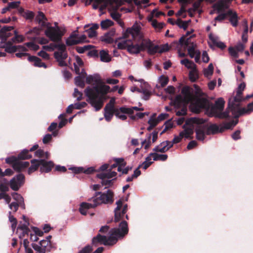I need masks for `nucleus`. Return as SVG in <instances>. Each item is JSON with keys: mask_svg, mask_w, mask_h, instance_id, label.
Instances as JSON below:
<instances>
[{"mask_svg": "<svg viewBox=\"0 0 253 253\" xmlns=\"http://www.w3.org/2000/svg\"><path fill=\"white\" fill-rule=\"evenodd\" d=\"M110 87L107 85H96L92 87H87L84 93L87 97L86 101L96 111L100 110L106 99V94L109 91Z\"/></svg>", "mask_w": 253, "mask_h": 253, "instance_id": "nucleus-1", "label": "nucleus"}, {"mask_svg": "<svg viewBox=\"0 0 253 253\" xmlns=\"http://www.w3.org/2000/svg\"><path fill=\"white\" fill-rule=\"evenodd\" d=\"M114 193L111 190L106 192H96L94 196L88 199L90 203L83 202L81 204L79 211L83 215H86L87 211L91 208H95L102 204H111L114 202Z\"/></svg>", "mask_w": 253, "mask_h": 253, "instance_id": "nucleus-2", "label": "nucleus"}, {"mask_svg": "<svg viewBox=\"0 0 253 253\" xmlns=\"http://www.w3.org/2000/svg\"><path fill=\"white\" fill-rule=\"evenodd\" d=\"M131 36L132 39L140 42V44H134L131 42L127 48V51L131 54H137L141 51H144V36L141 31V27L137 24L133 25L131 28H127L123 34V38L127 39Z\"/></svg>", "mask_w": 253, "mask_h": 253, "instance_id": "nucleus-3", "label": "nucleus"}, {"mask_svg": "<svg viewBox=\"0 0 253 253\" xmlns=\"http://www.w3.org/2000/svg\"><path fill=\"white\" fill-rule=\"evenodd\" d=\"M181 93L183 96L177 95L173 102V106L175 108H179L183 104L187 105L189 103H192L196 96L194 94L193 89L187 85L183 87Z\"/></svg>", "mask_w": 253, "mask_h": 253, "instance_id": "nucleus-4", "label": "nucleus"}, {"mask_svg": "<svg viewBox=\"0 0 253 253\" xmlns=\"http://www.w3.org/2000/svg\"><path fill=\"white\" fill-rule=\"evenodd\" d=\"M46 20H43L41 23H38L42 28L47 27L44 33L45 35L49 40L54 42H61L62 38L64 36L65 32L62 31L60 28L57 26L56 28L52 26H48L45 22Z\"/></svg>", "mask_w": 253, "mask_h": 253, "instance_id": "nucleus-5", "label": "nucleus"}, {"mask_svg": "<svg viewBox=\"0 0 253 253\" xmlns=\"http://www.w3.org/2000/svg\"><path fill=\"white\" fill-rule=\"evenodd\" d=\"M205 123V120L203 119L191 117L187 119L185 124L183 126L184 129L185 137L186 138L192 139V135L194 133L193 125H202Z\"/></svg>", "mask_w": 253, "mask_h": 253, "instance_id": "nucleus-6", "label": "nucleus"}, {"mask_svg": "<svg viewBox=\"0 0 253 253\" xmlns=\"http://www.w3.org/2000/svg\"><path fill=\"white\" fill-rule=\"evenodd\" d=\"M118 239L116 237L111 235L109 237L98 234L96 236L92 239V245L97 247L99 244L105 246L113 245L117 243Z\"/></svg>", "mask_w": 253, "mask_h": 253, "instance_id": "nucleus-7", "label": "nucleus"}, {"mask_svg": "<svg viewBox=\"0 0 253 253\" xmlns=\"http://www.w3.org/2000/svg\"><path fill=\"white\" fill-rule=\"evenodd\" d=\"M193 111L199 113L201 109H209L211 104L209 100L204 97L196 96L191 103Z\"/></svg>", "mask_w": 253, "mask_h": 253, "instance_id": "nucleus-8", "label": "nucleus"}, {"mask_svg": "<svg viewBox=\"0 0 253 253\" xmlns=\"http://www.w3.org/2000/svg\"><path fill=\"white\" fill-rule=\"evenodd\" d=\"M128 224L126 221L123 220L119 224V228H114L110 230L109 234L111 235L119 237H123L128 233Z\"/></svg>", "mask_w": 253, "mask_h": 253, "instance_id": "nucleus-9", "label": "nucleus"}, {"mask_svg": "<svg viewBox=\"0 0 253 253\" xmlns=\"http://www.w3.org/2000/svg\"><path fill=\"white\" fill-rule=\"evenodd\" d=\"M25 182L24 174L19 173L13 177L9 182V185L11 189L15 191H18Z\"/></svg>", "mask_w": 253, "mask_h": 253, "instance_id": "nucleus-10", "label": "nucleus"}, {"mask_svg": "<svg viewBox=\"0 0 253 253\" xmlns=\"http://www.w3.org/2000/svg\"><path fill=\"white\" fill-rule=\"evenodd\" d=\"M225 105V101L221 98H218L213 105L211 104V112L212 115H214L219 111H223Z\"/></svg>", "mask_w": 253, "mask_h": 253, "instance_id": "nucleus-11", "label": "nucleus"}, {"mask_svg": "<svg viewBox=\"0 0 253 253\" xmlns=\"http://www.w3.org/2000/svg\"><path fill=\"white\" fill-rule=\"evenodd\" d=\"M5 47V51L8 53H14L16 51L26 52L28 49L23 45H13L12 43L10 41L6 42Z\"/></svg>", "mask_w": 253, "mask_h": 253, "instance_id": "nucleus-12", "label": "nucleus"}, {"mask_svg": "<svg viewBox=\"0 0 253 253\" xmlns=\"http://www.w3.org/2000/svg\"><path fill=\"white\" fill-rule=\"evenodd\" d=\"M117 207L115 209L114 212V221L118 222L121 220L123 219L124 215L126 213H123V211H121L123 206V200L120 199L116 202Z\"/></svg>", "mask_w": 253, "mask_h": 253, "instance_id": "nucleus-13", "label": "nucleus"}, {"mask_svg": "<svg viewBox=\"0 0 253 253\" xmlns=\"http://www.w3.org/2000/svg\"><path fill=\"white\" fill-rule=\"evenodd\" d=\"M243 101H244V98L242 97V94H241L240 92H237L236 96L232 100L229 99L228 108L231 109V111H235V108L239 106V104H236L235 103H240Z\"/></svg>", "mask_w": 253, "mask_h": 253, "instance_id": "nucleus-14", "label": "nucleus"}, {"mask_svg": "<svg viewBox=\"0 0 253 253\" xmlns=\"http://www.w3.org/2000/svg\"><path fill=\"white\" fill-rule=\"evenodd\" d=\"M40 172L48 173L50 172L54 166L52 161H46L44 159H40Z\"/></svg>", "mask_w": 253, "mask_h": 253, "instance_id": "nucleus-15", "label": "nucleus"}, {"mask_svg": "<svg viewBox=\"0 0 253 253\" xmlns=\"http://www.w3.org/2000/svg\"><path fill=\"white\" fill-rule=\"evenodd\" d=\"M144 50L147 49V52L149 54L154 55L159 51V46L154 45L150 40H145L144 39Z\"/></svg>", "mask_w": 253, "mask_h": 253, "instance_id": "nucleus-16", "label": "nucleus"}, {"mask_svg": "<svg viewBox=\"0 0 253 253\" xmlns=\"http://www.w3.org/2000/svg\"><path fill=\"white\" fill-rule=\"evenodd\" d=\"M44 49L49 51H53L55 49L58 50V52H62L66 51V46L64 43H51L48 45H44L42 46Z\"/></svg>", "mask_w": 253, "mask_h": 253, "instance_id": "nucleus-17", "label": "nucleus"}, {"mask_svg": "<svg viewBox=\"0 0 253 253\" xmlns=\"http://www.w3.org/2000/svg\"><path fill=\"white\" fill-rule=\"evenodd\" d=\"M54 57L58 62L59 66L60 67H64L67 65L65 62V60L68 57L67 51L62 52H55L54 53Z\"/></svg>", "mask_w": 253, "mask_h": 253, "instance_id": "nucleus-18", "label": "nucleus"}, {"mask_svg": "<svg viewBox=\"0 0 253 253\" xmlns=\"http://www.w3.org/2000/svg\"><path fill=\"white\" fill-rule=\"evenodd\" d=\"M207 125H198L195 128L196 138L199 140L203 141L205 138L206 128Z\"/></svg>", "mask_w": 253, "mask_h": 253, "instance_id": "nucleus-19", "label": "nucleus"}, {"mask_svg": "<svg viewBox=\"0 0 253 253\" xmlns=\"http://www.w3.org/2000/svg\"><path fill=\"white\" fill-rule=\"evenodd\" d=\"M13 29V26H5L3 27L0 30V37L2 40L6 41V40L12 36L10 31Z\"/></svg>", "mask_w": 253, "mask_h": 253, "instance_id": "nucleus-20", "label": "nucleus"}, {"mask_svg": "<svg viewBox=\"0 0 253 253\" xmlns=\"http://www.w3.org/2000/svg\"><path fill=\"white\" fill-rule=\"evenodd\" d=\"M227 17H229V21L232 26L237 27L238 24V16L237 12L229 10L227 11Z\"/></svg>", "mask_w": 253, "mask_h": 253, "instance_id": "nucleus-21", "label": "nucleus"}, {"mask_svg": "<svg viewBox=\"0 0 253 253\" xmlns=\"http://www.w3.org/2000/svg\"><path fill=\"white\" fill-rule=\"evenodd\" d=\"M28 60L30 62H34V66L38 67L47 68V65L43 62H42L41 59L35 56H29Z\"/></svg>", "mask_w": 253, "mask_h": 253, "instance_id": "nucleus-22", "label": "nucleus"}, {"mask_svg": "<svg viewBox=\"0 0 253 253\" xmlns=\"http://www.w3.org/2000/svg\"><path fill=\"white\" fill-rule=\"evenodd\" d=\"M221 125L220 126H222ZM221 127H219V126L216 124H211L210 126L207 125V126L206 128V134L210 135L211 134H216L218 132H222L223 131H220Z\"/></svg>", "mask_w": 253, "mask_h": 253, "instance_id": "nucleus-23", "label": "nucleus"}, {"mask_svg": "<svg viewBox=\"0 0 253 253\" xmlns=\"http://www.w3.org/2000/svg\"><path fill=\"white\" fill-rule=\"evenodd\" d=\"M115 99L112 98L109 102L106 105L104 108V112L115 113V115L118 112L119 109L115 108Z\"/></svg>", "mask_w": 253, "mask_h": 253, "instance_id": "nucleus-24", "label": "nucleus"}, {"mask_svg": "<svg viewBox=\"0 0 253 253\" xmlns=\"http://www.w3.org/2000/svg\"><path fill=\"white\" fill-rule=\"evenodd\" d=\"M30 165L28 162H20L18 160L17 162L13 166V169L17 172H20L23 169L28 168Z\"/></svg>", "mask_w": 253, "mask_h": 253, "instance_id": "nucleus-25", "label": "nucleus"}, {"mask_svg": "<svg viewBox=\"0 0 253 253\" xmlns=\"http://www.w3.org/2000/svg\"><path fill=\"white\" fill-rule=\"evenodd\" d=\"M39 161L40 160L38 159H33L31 161V166L28 169V173L29 175L38 170L39 168H40V163Z\"/></svg>", "mask_w": 253, "mask_h": 253, "instance_id": "nucleus-26", "label": "nucleus"}, {"mask_svg": "<svg viewBox=\"0 0 253 253\" xmlns=\"http://www.w3.org/2000/svg\"><path fill=\"white\" fill-rule=\"evenodd\" d=\"M86 39V37L84 35H82L79 37L77 40H71V39H67L66 43L67 45L71 46L73 45H76L79 43L84 42Z\"/></svg>", "mask_w": 253, "mask_h": 253, "instance_id": "nucleus-27", "label": "nucleus"}, {"mask_svg": "<svg viewBox=\"0 0 253 253\" xmlns=\"http://www.w3.org/2000/svg\"><path fill=\"white\" fill-rule=\"evenodd\" d=\"M9 181L5 178H0V191L6 193L9 191Z\"/></svg>", "mask_w": 253, "mask_h": 253, "instance_id": "nucleus-28", "label": "nucleus"}, {"mask_svg": "<svg viewBox=\"0 0 253 253\" xmlns=\"http://www.w3.org/2000/svg\"><path fill=\"white\" fill-rule=\"evenodd\" d=\"M117 175V173L115 171L109 170L107 172H101L97 174V177L99 179H110L115 177Z\"/></svg>", "mask_w": 253, "mask_h": 253, "instance_id": "nucleus-29", "label": "nucleus"}, {"mask_svg": "<svg viewBox=\"0 0 253 253\" xmlns=\"http://www.w3.org/2000/svg\"><path fill=\"white\" fill-rule=\"evenodd\" d=\"M168 141H165L161 143L159 145L154 148L153 151L158 152L165 153L169 150L167 148Z\"/></svg>", "mask_w": 253, "mask_h": 253, "instance_id": "nucleus-30", "label": "nucleus"}, {"mask_svg": "<svg viewBox=\"0 0 253 253\" xmlns=\"http://www.w3.org/2000/svg\"><path fill=\"white\" fill-rule=\"evenodd\" d=\"M113 161L116 162L118 166L117 170L119 172H121L122 169L125 168L126 165V162L125 161V159L123 158H114Z\"/></svg>", "mask_w": 253, "mask_h": 253, "instance_id": "nucleus-31", "label": "nucleus"}, {"mask_svg": "<svg viewBox=\"0 0 253 253\" xmlns=\"http://www.w3.org/2000/svg\"><path fill=\"white\" fill-rule=\"evenodd\" d=\"M18 159L20 160H28L32 157V155L29 154V150L24 149L17 156Z\"/></svg>", "mask_w": 253, "mask_h": 253, "instance_id": "nucleus-32", "label": "nucleus"}, {"mask_svg": "<svg viewBox=\"0 0 253 253\" xmlns=\"http://www.w3.org/2000/svg\"><path fill=\"white\" fill-rule=\"evenodd\" d=\"M209 39L212 42L213 44L218 48L223 49L226 47V45L222 42H217L216 38L214 37L211 34L209 35Z\"/></svg>", "mask_w": 253, "mask_h": 253, "instance_id": "nucleus-33", "label": "nucleus"}, {"mask_svg": "<svg viewBox=\"0 0 253 253\" xmlns=\"http://www.w3.org/2000/svg\"><path fill=\"white\" fill-rule=\"evenodd\" d=\"M120 110L122 113L128 114L130 115L133 114L134 110L137 111H139V107H132L131 108H127L125 106L121 107H120Z\"/></svg>", "mask_w": 253, "mask_h": 253, "instance_id": "nucleus-34", "label": "nucleus"}, {"mask_svg": "<svg viewBox=\"0 0 253 253\" xmlns=\"http://www.w3.org/2000/svg\"><path fill=\"white\" fill-rule=\"evenodd\" d=\"M238 107H236L235 109V111H231L232 114L234 115L235 118H238L240 116L243 115L245 114L250 113L247 109L245 108H242L241 109H238L236 111V109Z\"/></svg>", "mask_w": 253, "mask_h": 253, "instance_id": "nucleus-35", "label": "nucleus"}, {"mask_svg": "<svg viewBox=\"0 0 253 253\" xmlns=\"http://www.w3.org/2000/svg\"><path fill=\"white\" fill-rule=\"evenodd\" d=\"M100 60L104 62H108L111 61V58L107 51L102 50L99 52Z\"/></svg>", "mask_w": 253, "mask_h": 253, "instance_id": "nucleus-36", "label": "nucleus"}, {"mask_svg": "<svg viewBox=\"0 0 253 253\" xmlns=\"http://www.w3.org/2000/svg\"><path fill=\"white\" fill-rule=\"evenodd\" d=\"M230 111H231V109L228 107L224 112L219 111L213 116L219 119H226L229 116V114Z\"/></svg>", "mask_w": 253, "mask_h": 253, "instance_id": "nucleus-37", "label": "nucleus"}, {"mask_svg": "<svg viewBox=\"0 0 253 253\" xmlns=\"http://www.w3.org/2000/svg\"><path fill=\"white\" fill-rule=\"evenodd\" d=\"M214 7L216 8L218 13L223 11L227 8L226 2L224 0L218 1L214 5Z\"/></svg>", "mask_w": 253, "mask_h": 253, "instance_id": "nucleus-38", "label": "nucleus"}, {"mask_svg": "<svg viewBox=\"0 0 253 253\" xmlns=\"http://www.w3.org/2000/svg\"><path fill=\"white\" fill-rule=\"evenodd\" d=\"M238 123V121H232L228 123H224L223 126H221L220 131H224L226 129L231 128L233 126H236Z\"/></svg>", "mask_w": 253, "mask_h": 253, "instance_id": "nucleus-39", "label": "nucleus"}, {"mask_svg": "<svg viewBox=\"0 0 253 253\" xmlns=\"http://www.w3.org/2000/svg\"><path fill=\"white\" fill-rule=\"evenodd\" d=\"M194 36L195 35H193L189 38H187L186 39L185 36L181 37L179 40L180 45H185V46H188L190 43V39Z\"/></svg>", "mask_w": 253, "mask_h": 253, "instance_id": "nucleus-40", "label": "nucleus"}, {"mask_svg": "<svg viewBox=\"0 0 253 253\" xmlns=\"http://www.w3.org/2000/svg\"><path fill=\"white\" fill-rule=\"evenodd\" d=\"M131 41L125 40L121 42H120L118 43V48L121 49H124L126 48L127 49L128 46H129Z\"/></svg>", "mask_w": 253, "mask_h": 253, "instance_id": "nucleus-41", "label": "nucleus"}, {"mask_svg": "<svg viewBox=\"0 0 253 253\" xmlns=\"http://www.w3.org/2000/svg\"><path fill=\"white\" fill-rule=\"evenodd\" d=\"M137 91L138 92L142 93L143 94L144 96L143 97V99L145 100H148L152 94L151 91L148 90L147 89L145 88H137Z\"/></svg>", "mask_w": 253, "mask_h": 253, "instance_id": "nucleus-42", "label": "nucleus"}, {"mask_svg": "<svg viewBox=\"0 0 253 253\" xmlns=\"http://www.w3.org/2000/svg\"><path fill=\"white\" fill-rule=\"evenodd\" d=\"M9 221L11 223V228L14 231L17 224V220L15 217L11 214V211H9Z\"/></svg>", "mask_w": 253, "mask_h": 253, "instance_id": "nucleus-43", "label": "nucleus"}, {"mask_svg": "<svg viewBox=\"0 0 253 253\" xmlns=\"http://www.w3.org/2000/svg\"><path fill=\"white\" fill-rule=\"evenodd\" d=\"M75 83L76 85L84 88L85 86L84 78H82L80 76H78L75 78Z\"/></svg>", "mask_w": 253, "mask_h": 253, "instance_id": "nucleus-44", "label": "nucleus"}, {"mask_svg": "<svg viewBox=\"0 0 253 253\" xmlns=\"http://www.w3.org/2000/svg\"><path fill=\"white\" fill-rule=\"evenodd\" d=\"M114 24V22L109 19H106L105 20H103L101 21L100 26L102 29H106L109 27L112 26Z\"/></svg>", "mask_w": 253, "mask_h": 253, "instance_id": "nucleus-45", "label": "nucleus"}, {"mask_svg": "<svg viewBox=\"0 0 253 253\" xmlns=\"http://www.w3.org/2000/svg\"><path fill=\"white\" fill-rule=\"evenodd\" d=\"M14 33L15 36L11 39L12 42H21L24 41V38L23 36L18 35L16 31H14Z\"/></svg>", "mask_w": 253, "mask_h": 253, "instance_id": "nucleus-46", "label": "nucleus"}, {"mask_svg": "<svg viewBox=\"0 0 253 253\" xmlns=\"http://www.w3.org/2000/svg\"><path fill=\"white\" fill-rule=\"evenodd\" d=\"M190 21H184L182 20L179 19L176 22V24L180 28L183 29L184 30H186L188 27V23Z\"/></svg>", "mask_w": 253, "mask_h": 253, "instance_id": "nucleus-47", "label": "nucleus"}, {"mask_svg": "<svg viewBox=\"0 0 253 253\" xmlns=\"http://www.w3.org/2000/svg\"><path fill=\"white\" fill-rule=\"evenodd\" d=\"M181 108L180 110L176 112V115L178 116H185L187 114V105L183 104L178 109Z\"/></svg>", "mask_w": 253, "mask_h": 253, "instance_id": "nucleus-48", "label": "nucleus"}, {"mask_svg": "<svg viewBox=\"0 0 253 253\" xmlns=\"http://www.w3.org/2000/svg\"><path fill=\"white\" fill-rule=\"evenodd\" d=\"M93 47L91 45H84L83 47L77 46L76 47V51L79 53H83L85 51L90 49Z\"/></svg>", "mask_w": 253, "mask_h": 253, "instance_id": "nucleus-49", "label": "nucleus"}, {"mask_svg": "<svg viewBox=\"0 0 253 253\" xmlns=\"http://www.w3.org/2000/svg\"><path fill=\"white\" fill-rule=\"evenodd\" d=\"M58 118L60 120V122L58 125V127L59 128H61L67 124V120L65 118V115L64 114H60Z\"/></svg>", "mask_w": 253, "mask_h": 253, "instance_id": "nucleus-50", "label": "nucleus"}, {"mask_svg": "<svg viewBox=\"0 0 253 253\" xmlns=\"http://www.w3.org/2000/svg\"><path fill=\"white\" fill-rule=\"evenodd\" d=\"M102 180L101 181V184L102 185L106 186L105 188L109 187L111 186H112L114 183V181L116 179V178H115L112 180H109V179H101Z\"/></svg>", "mask_w": 253, "mask_h": 253, "instance_id": "nucleus-51", "label": "nucleus"}, {"mask_svg": "<svg viewBox=\"0 0 253 253\" xmlns=\"http://www.w3.org/2000/svg\"><path fill=\"white\" fill-rule=\"evenodd\" d=\"M213 66L212 63H211L209 65L207 69H205L204 70V75L206 76H211L212 75L213 73Z\"/></svg>", "mask_w": 253, "mask_h": 253, "instance_id": "nucleus-52", "label": "nucleus"}, {"mask_svg": "<svg viewBox=\"0 0 253 253\" xmlns=\"http://www.w3.org/2000/svg\"><path fill=\"white\" fill-rule=\"evenodd\" d=\"M18 160H19V159H18V157L11 156L6 158L5 162L7 164L12 165V166H13L14 165V164L17 162Z\"/></svg>", "mask_w": 253, "mask_h": 253, "instance_id": "nucleus-53", "label": "nucleus"}, {"mask_svg": "<svg viewBox=\"0 0 253 253\" xmlns=\"http://www.w3.org/2000/svg\"><path fill=\"white\" fill-rule=\"evenodd\" d=\"M169 78L164 75H162L159 78V82L162 87H165L169 82Z\"/></svg>", "mask_w": 253, "mask_h": 253, "instance_id": "nucleus-54", "label": "nucleus"}, {"mask_svg": "<svg viewBox=\"0 0 253 253\" xmlns=\"http://www.w3.org/2000/svg\"><path fill=\"white\" fill-rule=\"evenodd\" d=\"M156 114H154L150 118L148 122V123L149 125L155 127L157 124L159 123V122L157 119H156Z\"/></svg>", "mask_w": 253, "mask_h": 253, "instance_id": "nucleus-55", "label": "nucleus"}, {"mask_svg": "<svg viewBox=\"0 0 253 253\" xmlns=\"http://www.w3.org/2000/svg\"><path fill=\"white\" fill-rule=\"evenodd\" d=\"M35 20L38 23H41V22H42L43 20H47V19L42 12L39 11L37 16L36 17Z\"/></svg>", "mask_w": 253, "mask_h": 253, "instance_id": "nucleus-56", "label": "nucleus"}, {"mask_svg": "<svg viewBox=\"0 0 253 253\" xmlns=\"http://www.w3.org/2000/svg\"><path fill=\"white\" fill-rule=\"evenodd\" d=\"M32 246L35 251L38 252V253H45L46 252L45 249L42 247L41 246H39L36 244H32Z\"/></svg>", "mask_w": 253, "mask_h": 253, "instance_id": "nucleus-57", "label": "nucleus"}, {"mask_svg": "<svg viewBox=\"0 0 253 253\" xmlns=\"http://www.w3.org/2000/svg\"><path fill=\"white\" fill-rule=\"evenodd\" d=\"M101 40L102 42H104L108 43H113L114 41L113 39L106 33L104 35V36L101 38Z\"/></svg>", "mask_w": 253, "mask_h": 253, "instance_id": "nucleus-58", "label": "nucleus"}, {"mask_svg": "<svg viewBox=\"0 0 253 253\" xmlns=\"http://www.w3.org/2000/svg\"><path fill=\"white\" fill-rule=\"evenodd\" d=\"M35 16V14L33 12L27 10L24 13L23 16L27 20H30L32 21Z\"/></svg>", "mask_w": 253, "mask_h": 253, "instance_id": "nucleus-59", "label": "nucleus"}, {"mask_svg": "<svg viewBox=\"0 0 253 253\" xmlns=\"http://www.w3.org/2000/svg\"><path fill=\"white\" fill-rule=\"evenodd\" d=\"M11 196L14 200H15L17 203L22 201L24 199L23 197L19 194L13 192L11 194Z\"/></svg>", "mask_w": 253, "mask_h": 253, "instance_id": "nucleus-60", "label": "nucleus"}, {"mask_svg": "<svg viewBox=\"0 0 253 253\" xmlns=\"http://www.w3.org/2000/svg\"><path fill=\"white\" fill-rule=\"evenodd\" d=\"M25 45L34 51L38 50L40 48V46L38 45L35 44L34 42H26L25 43Z\"/></svg>", "mask_w": 253, "mask_h": 253, "instance_id": "nucleus-61", "label": "nucleus"}, {"mask_svg": "<svg viewBox=\"0 0 253 253\" xmlns=\"http://www.w3.org/2000/svg\"><path fill=\"white\" fill-rule=\"evenodd\" d=\"M92 251V247L91 245H88L83 248L78 253H91Z\"/></svg>", "mask_w": 253, "mask_h": 253, "instance_id": "nucleus-62", "label": "nucleus"}, {"mask_svg": "<svg viewBox=\"0 0 253 253\" xmlns=\"http://www.w3.org/2000/svg\"><path fill=\"white\" fill-rule=\"evenodd\" d=\"M246 43H244V42H239L237 43V44L235 46L234 48L238 51V52H242L243 51L244 49L245 48Z\"/></svg>", "mask_w": 253, "mask_h": 253, "instance_id": "nucleus-63", "label": "nucleus"}, {"mask_svg": "<svg viewBox=\"0 0 253 253\" xmlns=\"http://www.w3.org/2000/svg\"><path fill=\"white\" fill-rule=\"evenodd\" d=\"M228 51L229 54L233 57L235 58H238L239 57V54L238 53V51L233 47H229L228 48Z\"/></svg>", "mask_w": 253, "mask_h": 253, "instance_id": "nucleus-64", "label": "nucleus"}]
</instances>
